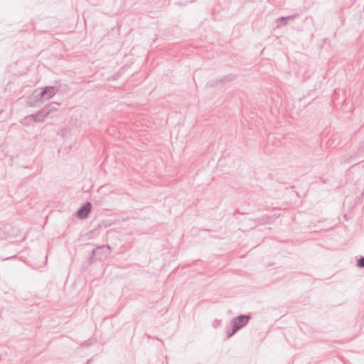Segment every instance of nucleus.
<instances>
[{
	"mask_svg": "<svg viewBox=\"0 0 364 364\" xmlns=\"http://www.w3.org/2000/svg\"><path fill=\"white\" fill-rule=\"evenodd\" d=\"M58 91V88L55 86H48L44 87L39 93L40 97H43V101L51 99Z\"/></svg>",
	"mask_w": 364,
	"mask_h": 364,
	"instance_id": "4",
	"label": "nucleus"
},
{
	"mask_svg": "<svg viewBox=\"0 0 364 364\" xmlns=\"http://www.w3.org/2000/svg\"><path fill=\"white\" fill-rule=\"evenodd\" d=\"M251 317L250 315L242 314L232 318L231 321L232 330L227 333V338H230L235 333H236L240 329L245 326Z\"/></svg>",
	"mask_w": 364,
	"mask_h": 364,
	"instance_id": "1",
	"label": "nucleus"
},
{
	"mask_svg": "<svg viewBox=\"0 0 364 364\" xmlns=\"http://www.w3.org/2000/svg\"><path fill=\"white\" fill-rule=\"evenodd\" d=\"M91 203L90 202H86L84 203L77 211L76 215L80 219H85L87 218L90 210H91Z\"/></svg>",
	"mask_w": 364,
	"mask_h": 364,
	"instance_id": "5",
	"label": "nucleus"
},
{
	"mask_svg": "<svg viewBox=\"0 0 364 364\" xmlns=\"http://www.w3.org/2000/svg\"><path fill=\"white\" fill-rule=\"evenodd\" d=\"M277 22L280 23L282 25H284V26L287 25L288 23L287 18H285L284 16H282V17L279 18L277 19Z\"/></svg>",
	"mask_w": 364,
	"mask_h": 364,
	"instance_id": "9",
	"label": "nucleus"
},
{
	"mask_svg": "<svg viewBox=\"0 0 364 364\" xmlns=\"http://www.w3.org/2000/svg\"><path fill=\"white\" fill-rule=\"evenodd\" d=\"M56 105H58L57 104H49V105H47L48 108L50 109V113H52V112H53L55 111H57L58 108H57Z\"/></svg>",
	"mask_w": 364,
	"mask_h": 364,
	"instance_id": "11",
	"label": "nucleus"
},
{
	"mask_svg": "<svg viewBox=\"0 0 364 364\" xmlns=\"http://www.w3.org/2000/svg\"><path fill=\"white\" fill-rule=\"evenodd\" d=\"M357 266L359 267L364 268V257H361L357 260Z\"/></svg>",
	"mask_w": 364,
	"mask_h": 364,
	"instance_id": "10",
	"label": "nucleus"
},
{
	"mask_svg": "<svg viewBox=\"0 0 364 364\" xmlns=\"http://www.w3.org/2000/svg\"><path fill=\"white\" fill-rule=\"evenodd\" d=\"M298 16H299V14H294L291 16H288L286 18H287V20L288 21V20H293V19L297 18Z\"/></svg>",
	"mask_w": 364,
	"mask_h": 364,
	"instance_id": "12",
	"label": "nucleus"
},
{
	"mask_svg": "<svg viewBox=\"0 0 364 364\" xmlns=\"http://www.w3.org/2000/svg\"><path fill=\"white\" fill-rule=\"evenodd\" d=\"M110 252L111 247L109 245H102L94 249L92 252V255L98 259L103 260L107 258Z\"/></svg>",
	"mask_w": 364,
	"mask_h": 364,
	"instance_id": "2",
	"label": "nucleus"
},
{
	"mask_svg": "<svg viewBox=\"0 0 364 364\" xmlns=\"http://www.w3.org/2000/svg\"><path fill=\"white\" fill-rule=\"evenodd\" d=\"M40 93L35 91L34 93L27 97L26 104L30 107H38L42 105L44 101L43 97H39Z\"/></svg>",
	"mask_w": 364,
	"mask_h": 364,
	"instance_id": "3",
	"label": "nucleus"
},
{
	"mask_svg": "<svg viewBox=\"0 0 364 364\" xmlns=\"http://www.w3.org/2000/svg\"><path fill=\"white\" fill-rule=\"evenodd\" d=\"M235 77H236L235 75H234L233 74H228V75L224 76L223 77L220 78L219 80L210 81L208 82V85L210 87L217 86L219 83L224 84V83H226L228 82H231V81L234 80L235 79Z\"/></svg>",
	"mask_w": 364,
	"mask_h": 364,
	"instance_id": "6",
	"label": "nucleus"
},
{
	"mask_svg": "<svg viewBox=\"0 0 364 364\" xmlns=\"http://www.w3.org/2000/svg\"><path fill=\"white\" fill-rule=\"evenodd\" d=\"M38 112V114H41L43 118L46 119L50 114V109L46 105Z\"/></svg>",
	"mask_w": 364,
	"mask_h": 364,
	"instance_id": "8",
	"label": "nucleus"
},
{
	"mask_svg": "<svg viewBox=\"0 0 364 364\" xmlns=\"http://www.w3.org/2000/svg\"><path fill=\"white\" fill-rule=\"evenodd\" d=\"M28 118L33 119L35 122H42L45 119L41 114H38V112L35 114H29L26 117V119Z\"/></svg>",
	"mask_w": 364,
	"mask_h": 364,
	"instance_id": "7",
	"label": "nucleus"
}]
</instances>
